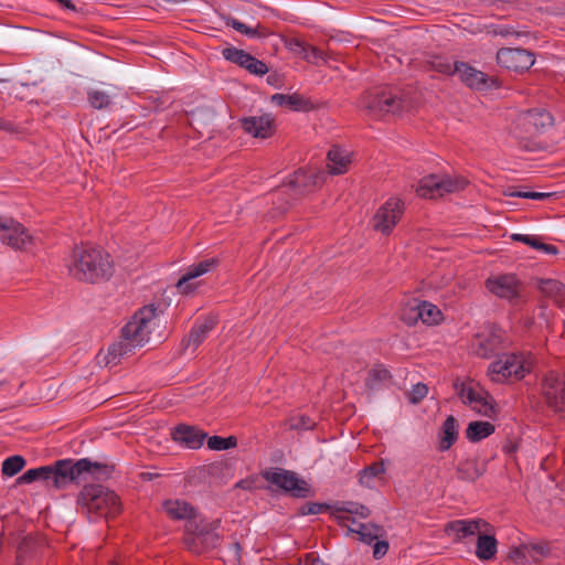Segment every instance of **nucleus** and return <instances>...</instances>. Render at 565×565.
I'll return each instance as SVG.
<instances>
[{"label":"nucleus","instance_id":"obj_11","mask_svg":"<svg viewBox=\"0 0 565 565\" xmlns=\"http://www.w3.org/2000/svg\"><path fill=\"white\" fill-rule=\"evenodd\" d=\"M84 460L58 459L51 463L53 476V489L64 490L71 484L81 486L86 481L84 472Z\"/></svg>","mask_w":565,"mask_h":565},{"label":"nucleus","instance_id":"obj_57","mask_svg":"<svg viewBox=\"0 0 565 565\" xmlns=\"http://www.w3.org/2000/svg\"><path fill=\"white\" fill-rule=\"evenodd\" d=\"M307 57H302V60L308 63L318 64L320 61L326 62V54L318 47L308 45Z\"/></svg>","mask_w":565,"mask_h":565},{"label":"nucleus","instance_id":"obj_44","mask_svg":"<svg viewBox=\"0 0 565 565\" xmlns=\"http://www.w3.org/2000/svg\"><path fill=\"white\" fill-rule=\"evenodd\" d=\"M527 562L540 563L542 558L551 554V548L546 542L525 543Z\"/></svg>","mask_w":565,"mask_h":565},{"label":"nucleus","instance_id":"obj_37","mask_svg":"<svg viewBox=\"0 0 565 565\" xmlns=\"http://www.w3.org/2000/svg\"><path fill=\"white\" fill-rule=\"evenodd\" d=\"M392 379L391 372L381 363L375 364L369 370L365 379V386L370 391H377L383 383Z\"/></svg>","mask_w":565,"mask_h":565},{"label":"nucleus","instance_id":"obj_8","mask_svg":"<svg viewBox=\"0 0 565 565\" xmlns=\"http://www.w3.org/2000/svg\"><path fill=\"white\" fill-rule=\"evenodd\" d=\"M468 184L465 178H451L435 173L423 177L416 188L418 196L426 199L440 198L446 193H455L463 190Z\"/></svg>","mask_w":565,"mask_h":565},{"label":"nucleus","instance_id":"obj_56","mask_svg":"<svg viewBox=\"0 0 565 565\" xmlns=\"http://www.w3.org/2000/svg\"><path fill=\"white\" fill-rule=\"evenodd\" d=\"M373 557L381 559L384 557L390 548V544L386 537H380L373 544Z\"/></svg>","mask_w":565,"mask_h":565},{"label":"nucleus","instance_id":"obj_64","mask_svg":"<svg viewBox=\"0 0 565 565\" xmlns=\"http://www.w3.org/2000/svg\"><path fill=\"white\" fill-rule=\"evenodd\" d=\"M518 448H519V445L512 440H508L504 445H503V451L507 454V455H512V454H515L518 451Z\"/></svg>","mask_w":565,"mask_h":565},{"label":"nucleus","instance_id":"obj_43","mask_svg":"<svg viewBox=\"0 0 565 565\" xmlns=\"http://www.w3.org/2000/svg\"><path fill=\"white\" fill-rule=\"evenodd\" d=\"M329 511L331 516L334 519L337 524L341 527L347 526V523H356L354 516L342 515L340 513H347L348 501H335L334 503H329Z\"/></svg>","mask_w":565,"mask_h":565},{"label":"nucleus","instance_id":"obj_7","mask_svg":"<svg viewBox=\"0 0 565 565\" xmlns=\"http://www.w3.org/2000/svg\"><path fill=\"white\" fill-rule=\"evenodd\" d=\"M511 340L504 329L497 323H488L473 339V352L481 359H490L509 348Z\"/></svg>","mask_w":565,"mask_h":565},{"label":"nucleus","instance_id":"obj_5","mask_svg":"<svg viewBox=\"0 0 565 565\" xmlns=\"http://www.w3.org/2000/svg\"><path fill=\"white\" fill-rule=\"evenodd\" d=\"M554 124V117L544 108H532L522 113L512 128L513 136L519 139V147L525 151H536L537 143L529 137L544 132Z\"/></svg>","mask_w":565,"mask_h":565},{"label":"nucleus","instance_id":"obj_3","mask_svg":"<svg viewBox=\"0 0 565 565\" xmlns=\"http://www.w3.org/2000/svg\"><path fill=\"white\" fill-rule=\"evenodd\" d=\"M220 526V519L209 520L201 515L185 523L182 536L185 550L194 555H203L218 547L223 539L217 532Z\"/></svg>","mask_w":565,"mask_h":565},{"label":"nucleus","instance_id":"obj_19","mask_svg":"<svg viewBox=\"0 0 565 565\" xmlns=\"http://www.w3.org/2000/svg\"><path fill=\"white\" fill-rule=\"evenodd\" d=\"M218 265L220 259L217 257H211L189 266L186 273L183 274L175 284L178 291L182 295L192 294L198 288V285L191 282V280L215 270Z\"/></svg>","mask_w":565,"mask_h":565},{"label":"nucleus","instance_id":"obj_46","mask_svg":"<svg viewBox=\"0 0 565 565\" xmlns=\"http://www.w3.org/2000/svg\"><path fill=\"white\" fill-rule=\"evenodd\" d=\"M281 41L285 45V47L291 52L292 54H295L296 56L302 58V57H307V50H308V45L305 41H302L301 39L299 38H296V36H286V35H281Z\"/></svg>","mask_w":565,"mask_h":565},{"label":"nucleus","instance_id":"obj_31","mask_svg":"<svg viewBox=\"0 0 565 565\" xmlns=\"http://www.w3.org/2000/svg\"><path fill=\"white\" fill-rule=\"evenodd\" d=\"M83 460L86 480L88 477L95 480H108L113 477V473L115 472L114 463L94 461L87 457L83 458Z\"/></svg>","mask_w":565,"mask_h":565},{"label":"nucleus","instance_id":"obj_29","mask_svg":"<svg viewBox=\"0 0 565 565\" xmlns=\"http://www.w3.org/2000/svg\"><path fill=\"white\" fill-rule=\"evenodd\" d=\"M507 365L509 366L508 376L511 382L521 381L531 372V363L526 362L522 353H504Z\"/></svg>","mask_w":565,"mask_h":565},{"label":"nucleus","instance_id":"obj_41","mask_svg":"<svg viewBox=\"0 0 565 565\" xmlns=\"http://www.w3.org/2000/svg\"><path fill=\"white\" fill-rule=\"evenodd\" d=\"M26 460L21 455H13L2 461L1 473L3 477L12 478L25 467Z\"/></svg>","mask_w":565,"mask_h":565},{"label":"nucleus","instance_id":"obj_30","mask_svg":"<svg viewBox=\"0 0 565 565\" xmlns=\"http://www.w3.org/2000/svg\"><path fill=\"white\" fill-rule=\"evenodd\" d=\"M476 556L483 562L494 559L498 552V541L493 534L478 532Z\"/></svg>","mask_w":565,"mask_h":565},{"label":"nucleus","instance_id":"obj_33","mask_svg":"<svg viewBox=\"0 0 565 565\" xmlns=\"http://www.w3.org/2000/svg\"><path fill=\"white\" fill-rule=\"evenodd\" d=\"M535 287L545 297L552 298L557 302H561L565 299V285L557 279L536 278Z\"/></svg>","mask_w":565,"mask_h":565},{"label":"nucleus","instance_id":"obj_9","mask_svg":"<svg viewBox=\"0 0 565 565\" xmlns=\"http://www.w3.org/2000/svg\"><path fill=\"white\" fill-rule=\"evenodd\" d=\"M454 387L457 391L458 396L461 398L463 404H479L480 407H473L480 415L494 419L499 415V407L494 397L484 388L480 387L479 384L476 386H466L465 383H459L457 380L454 383Z\"/></svg>","mask_w":565,"mask_h":565},{"label":"nucleus","instance_id":"obj_18","mask_svg":"<svg viewBox=\"0 0 565 565\" xmlns=\"http://www.w3.org/2000/svg\"><path fill=\"white\" fill-rule=\"evenodd\" d=\"M324 177L321 172L300 168L289 175L287 181L278 186L277 191H280L282 188H290L296 195H303L321 186Z\"/></svg>","mask_w":565,"mask_h":565},{"label":"nucleus","instance_id":"obj_42","mask_svg":"<svg viewBox=\"0 0 565 565\" xmlns=\"http://www.w3.org/2000/svg\"><path fill=\"white\" fill-rule=\"evenodd\" d=\"M384 462L383 461H375L371 463L370 466H366L359 472V482L361 486L366 488H372V480L384 473Z\"/></svg>","mask_w":565,"mask_h":565},{"label":"nucleus","instance_id":"obj_4","mask_svg":"<svg viewBox=\"0 0 565 565\" xmlns=\"http://www.w3.org/2000/svg\"><path fill=\"white\" fill-rule=\"evenodd\" d=\"M76 503L86 513H94L97 518H113L121 512V501L117 493L99 483L84 484Z\"/></svg>","mask_w":565,"mask_h":565},{"label":"nucleus","instance_id":"obj_25","mask_svg":"<svg viewBox=\"0 0 565 565\" xmlns=\"http://www.w3.org/2000/svg\"><path fill=\"white\" fill-rule=\"evenodd\" d=\"M271 103L277 106H287L294 111H311L317 109V105L310 99L298 93L280 94L276 93L270 98Z\"/></svg>","mask_w":565,"mask_h":565},{"label":"nucleus","instance_id":"obj_54","mask_svg":"<svg viewBox=\"0 0 565 565\" xmlns=\"http://www.w3.org/2000/svg\"><path fill=\"white\" fill-rule=\"evenodd\" d=\"M427 393V385L424 383H417L413 385L412 391L408 394V401L412 404H418L426 397Z\"/></svg>","mask_w":565,"mask_h":565},{"label":"nucleus","instance_id":"obj_51","mask_svg":"<svg viewBox=\"0 0 565 565\" xmlns=\"http://www.w3.org/2000/svg\"><path fill=\"white\" fill-rule=\"evenodd\" d=\"M87 97L90 106L95 109H104L111 104L110 96L102 90L90 89Z\"/></svg>","mask_w":565,"mask_h":565},{"label":"nucleus","instance_id":"obj_53","mask_svg":"<svg viewBox=\"0 0 565 565\" xmlns=\"http://www.w3.org/2000/svg\"><path fill=\"white\" fill-rule=\"evenodd\" d=\"M508 558L512 561L514 564L529 563L525 543L520 544L519 546H512L509 551Z\"/></svg>","mask_w":565,"mask_h":565},{"label":"nucleus","instance_id":"obj_13","mask_svg":"<svg viewBox=\"0 0 565 565\" xmlns=\"http://www.w3.org/2000/svg\"><path fill=\"white\" fill-rule=\"evenodd\" d=\"M484 287L489 292L515 306L522 297V282L515 274H499L486 279Z\"/></svg>","mask_w":565,"mask_h":565},{"label":"nucleus","instance_id":"obj_14","mask_svg":"<svg viewBox=\"0 0 565 565\" xmlns=\"http://www.w3.org/2000/svg\"><path fill=\"white\" fill-rule=\"evenodd\" d=\"M546 404L565 420V376L557 371L547 372L542 379Z\"/></svg>","mask_w":565,"mask_h":565},{"label":"nucleus","instance_id":"obj_52","mask_svg":"<svg viewBox=\"0 0 565 565\" xmlns=\"http://www.w3.org/2000/svg\"><path fill=\"white\" fill-rule=\"evenodd\" d=\"M316 427V422L308 415H300L290 419V428L295 430H311Z\"/></svg>","mask_w":565,"mask_h":565},{"label":"nucleus","instance_id":"obj_23","mask_svg":"<svg viewBox=\"0 0 565 565\" xmlns=\"http://www.w3.org/2000/svg\"><path fill=\"white\" fill-rule=\"evenodd\" d=\"M217 319L216 317L209 316L203 321H195L192 328L189 331L186 338L182 339L181 347L183 349H188L190 345L193 347V352L196 348L203 343V341L207 338L209 333L216 327Z\"/></svg>","mask_w":565,"mask_h":565},{"label":"nucleus","instance_id":"obj_36","mask_svg":"<svg viewBox=\"0 0 565 565\" xmlns=\"http://www.w3.org/2000/svg\"><path fill=\"white\" fill-rule=\"evenodd\" d=\"M359 524V537L358 540L364 544L372 545L380 537H387V533L383 525L374 522L358 523Z\"/></svg>","mask_w":565,"mask_h":565},{"label":"nucleus","instance_id":"obj_28","mask_svg":"<svg viewBox=\"0 0 565 565\" xmlns=\"http://www.w3.org/2000/svg\"><path fill=\"white\" fill-rule=\"evenodd\" d=\"M420 64L425 72H437L446 76H452L456 73L454 71L455 62L452 63L448 56L443 54L428 53Z\"/></svg>","mask_w":565,"mask_h":565},{"label":"nucleus","instance_id":"obj_61","mask_svg":"<svg viewBox=\"0 0 565 565\" xmlns=\"http://www.w3.org/2000/svg\"><path fill=\"white\" fill-rule=\"evenodd\" d=\"M539 250L544 253V254H550V255H557L558 252H559L557 246H555L553 244L544 243L543 241L540 244V249Z\"/></svg>","mask_w":565,"mask_h":565},{"label":"nucleus","instance_id":"obj_34","mask_svg":"<svg viewBox=\"0 0 565 565\" xmlns=\"http://www.w3.org/2000/svg\"><path fill=\"white\" fill-rule=\"evenodd\" d=\"M135 348L136 344H132L131 342H128L122 338L121 340L110 344L108 347L107 354L104 358L106 365H117L118 363H120V360L122 358L132 354Z\"/></svg>","mask_w":565,"mask_h":565},{"label":"nucleus","instance_id":"obj_32","mask_svg":"<svg viewBox=\"0 0 565 565\" xmlns=\"http://www.w3.org/2000/svg\"><path fill=\"white\" fill-rule=\"evenodd\" d=\"M35 481H42L47 487L53 488L51 465L29 469L17 479L18 484H31Z\"/></svg>","mask_w":565,"mask_h":565},{"label":"nucleus","instance_id":"obj_2","mask_svg":"<svg viewBox=\"0 0 565 565\" xmlns=\"http://www.w3.org/2000/svg\"><path fill=\"white\" fill-rule=\"evenodd\" d=\"M360 107L373 118H383L386 115H401L413 107V100L404 89L383 85L365 90L360 99Z\"/></svg>","mask_w":565,"mask_h":565},{"label":"nucleus","instance_id":"obj_55","mask_svg":"<svg viewBox=\"0 0 565 565\" xmlns=\"http://www.w3.org/2000/svg\"><path fill=\"white\" fill-rule=\"evenodd\" d=\"M347 513L358 515L361 519H367L371 515V510L360 502L348 501Z\"/></svg>","mask_w":565,"mask_h":565},{"label":"nucleus","instance_id":"obj_60","mask_svg":"<svg viewBox=\"0 0 565 565\" xmlns=\"http://www.w3.org/2000/svg\"><path fill=\"white\" fill-rule=\"evenodd\" d=\"M305 565H330L322 561L319 556L313 553H308L305 558Z\"/></svg>","mask_w":565,"mask_h":565},{"label":"nucleus","instance_id":"obj_63","mask_svg":"<svg viewBox=\"0 0 565 565\" xmlns=\"http://www.w3.org/2000/svg\"><path fill=\"white\" fill-rule=\"evenodd\" d=\"M0 130L7 131V132H14V131H17V128L12 121L0 117Z\"/></svg>","mask_w":565,"mask_h":565},{"label":"nucleus","instance_id":"obj_15","mask_svg":"<svg viewBox=\"0 0 565 565\" xmlns=\"http://www.w3.org/2000/svg\"><path fill=\"white\" fill-rule=\"evenodd\" d=\"M497 64L516 74L527 72L535 62L534 53L523 47H501L495 55Z\"/></svg>","mask_w":565,"mask_h":565},{"label":"nucleus","instance_id":"obj_35","mask_svg":"<svg viewBox=\"0 0 565 565\" xmlns=\"http://www.w3.org/2000/svg\"><path fill=\"white\" fill-rule=\"evenodd\" d=\"M495 431V426L490 422L473 420L470 422L465 430L466 438L470 443H478L488 438Z\"/></svg>","mask_w":565,"mask_h":565},{"label":"nucleus","instance_id":"obj_27","mask_svg":"<svg viewBox=\"0 0 565 565\" xmlns=\"http://www.w3.org/2000/svg\"><path fill=\"white\" fill-rule=\"evenodd\" d=\"M437 449L440 452L449 450L458 440L459 424L452 415H448L438 430Z\"/></svg>","mask_w":565,"mask_h":565},{"label":"nucleus","instance_id":"obj_10","mask_svg":"<svg viewBox=\"0 0 565 565\" xmlns=\"http://www.w3.org/2000/svg\"><path fill=\"white\" fill-rule=\"evenodd\" d=\"M455 75L468 88L476 92H490L499 89L503 86L502 81L498 76H491L477 70L467 62L455 61Z\"/></svg>","mask_w":565,"mask_h":565},{"label":"nucleus","instance_id":"obj_12","mask_svg":"<svg viewBox=\"0 0 565 565\" xmlns=\"http://www.w3.org/2000/svg\"><path fill=\"white\" fill-rule=\"evenodd\" d=\"M156 317L157 308L154 305L142 307L132 316V319L122 327L121 338L136 344V347H141L148 341V328Z\"/></svg>","mask_w":565,"mask_h":565},{"label":"nucleus","instance_id":"obj_20","mask_svg":"<svg viewBox=\"0 0 565 565\" xmlns=\"http://www.w3.org/2000/svg\"><path fill=\"white\" fill-rule=\"evenodd\" d=\"M171 438L185 448L199 449L203 446L207 434L198 426L181 423L172 428Z\"/></svg>","mask_w":565,"mask_h":565},{"label":"nucleus","instance_id":"obj_59","mask_svg":"<svg viewBox=\"0 0 565 565\" xmlns=\"http://www.w3.org/2000/svg\"><path fill=\"white\" fill-rule=\"evenodd\" d=\"M225 24L227 26H232L235 31L244 34L245 33V30H246V26L247 24L241 22L239 20L233 18V17H227L225 19Z\"/></svg>","mask_w":565,"mask_h":565},{"label":"nucleus","instance_id":"obj_39","mask_svg":"<svg viewBox=\"0 0 565 565\" xmlns=\"http://www.w3.org/2000/svg\"><path fill=\"white\" fill-rule=\"evenodd\" d=\"M505 354L503 353L498 360L490 363L488 367V374L491 376V380L497 383H505L511 382L510 376H508L509 366L507 365Z\"/></svg>","mask_w":565,"mask_h":565},{"label":"nucleus","instance_id":"obj_47","mask_svg":"<svg viewBox=\"0 0 565 565\" xmlns=\"http://www.w3.org/2000/svg\"><path fill=\"white\" fill-rule=\"evenodd\" d=\"M249 54L250 53H248L242 49L232 46V45L226 46L222 50L223 58L226 60L227 62H231V63L239 66L241 68L243 67V64L246 62Z\"/></svg>","mask_w":565,"mask_h":565},{"label":"nucleus","instance_id":"obj_6","mask_svg":"<svg viewBox=\"0 0 565 565\" xmlns=\"http://www.w3.org/2000/svg\"><path fill=\"white\" fill-rule=\"evenodd\" d=\"M260 476L274 487H268L273 492L295 499H307L315 495L311 484L292 470L274 467L263 470Z\"/></svg>","mask_w":565,"mask_h":565},{"label":"nucleus","instance_id":"obj_21","mask_svg":"<svg viewBox=\"0 0 565 565\" xmlns=\"http://www.w3.org/2000/svg\"><path fill=\"white\" fill-rule=\"evenodd\" d=\"M481 525L488 526L489 523L482 519L454 520L445 525V533L452 537V542H461L478 534Z\"/></svg>","mask_w":565,"mask_h":565},{"label":"nucleus","instance_id":"obj_26","mask_svg":"<svg viewBox=\"0 0 565 565\" xmlns=\"http://www.w3.org/2000/svg\"><path fill=\"white\" fill-rule=\"evenodd\" d=\"M488 461L479 462L478 458L460 460L456 467L457 479L465 482H475L487 472Z\"/></svg>","mask_w":565,"mask_h":565},{"label":"nucleus","instance_id":"obj_24","mask_svg":"<svg viewBox=\"0 0 565 565\" xmlns=\"http://www.w3.org/2000/svg\"><path fill=\"white\" fill-rule=\"evenodd\" d=\"M162 510L173 521H194L200 513L198 510L188 501L184 500H164L162 503Z\"/></svg>","mask_w":565,"mask_h":565},{"label":"nucleus","instance_id":"obj_48","mask_svg":"<svg viewBox=\"0 0 565 565\" xmlns=\"http://www.w3.org/2000/svg\"><path fill=\"white\" fill-rule=\"evenodd\" d=\"M417 301V299H413L412 302L402 309L401 320L408 327L415 326L418 320H420V311Z\"/></svg>","mask_w":565,"mask_h":565},{"label":"nucleus","instance_id":"obj_1","mask_svg":"<svg viewBox=\"0 0 565 565\" xmlns=\"http://www.w3.org/2000/svg\"><path fill=\"white\" fill-rule=\"evenodd\" d=\"M70 275L85 284H99L114 275L110 255L99 247L75 245L67 264Z\"/></svg>","mask_w":565,"mask_h":565},{"label":"nucleus","instance_id":"obj_22","mask_svg":"<svg viewBox=\"0 0 565 565\" xmlns=\"http://www.w3.org/2000/svg\"><path fill=\"white\" fill-rule=\"evenodd\" d=\"M241 122L244 131L254 138L267 139L274 135L276 129L275 119L269 114L245 117Z\"/></svg>","mask_w":565,"mask_h":565},{"label":"nucleus","instance_id":"obj_40","mask_svg":"<svg viewBox=\"0 0 565 565\" xmlns=\"http://www.w3.org/2000/svg\"><path fill=\"white\" fill-rule=\"evenodd\" d=\"M329 172L333 175L342 174L347 171V166L350 162L341 152L338 147H333L328 151Z\"/></svg>","mask_w":565,"mask_h":565},{"label":"nucleus","instance_id":"obj_17","mask_svg":"<svg viewBox=\"0 0 565 565\" xmlns=\"http://www.w3.org/2000/svg\"><path fill=\"white\" fill-rule=\"evenodd\" d=\"M0 242L13 249L26 250L33 244V237L20 222L0 217Z\"/></svg>","mask_w":565,"mask_h":565},{"label":"nucleus","instance_id":"obj_49","mask_svg":"<svg viewBox=\"0 0 565 565\" xmlns=\"http://www.w3.org/2000/svg\"><path fill=\"white\" fill-rule=\"evenodd\" d=\"M242 68L256 76H264L269 72L267 64L252 54H249Z\"/></svg>","mask_w":565,"mask_h":565},{"label":"nucleus","instance_id":"obj_62","mask_svg":"<svg viewBox=\"0 0 565 565\" xmlns=\"http://www.w3.org/2000/svg\"><path fill=\"white\" fill-rule=\"evenodd\" d=\"M266 82L268 85L274 86L276 88L281 87V78L278 73H271L267 76Z\"/></svg>","mask_w":565,"mask_h":565},{"label":"nucleus","instance_id":"obj_16","mask_svg":"<svg viewBox=\"0 0 565 565\" xmlns=\"http://www.w3.org/2000/svg\"><path fill=\"white\" fill-rule=\"evenodd\" d=\"M404 202L390 198L373 216V228L383 235H390L404 213Z\"/></svg>","mask_w":565,"mask_h":565},{"label":"nucleus","instance_id":"obj_38","mask_svg":"<svg viewBox=\"0 0 565 565\" xmlns=\"http://www.w3.org/2000/svg\"><path fill=\"white\" fill-rule=\"evenodd\" d=\"M418 309L420 311V321L427 326L439 323L443 319V313L437 306L428 301H417Z\"/></svg>","mask_w":565,"mask_h":565},{"label":"nucleus","instance_id":"obj_45","mask_svg":"<svg viewBox=\"0 0 565 565\" xmlns=\"http://www.w3.org/2000/svg\"><path fill=\"white\" fill-rule=\"evenodd\" d=\"M207 448L211 450H228L231 448H235L237 446V438L233 435L228 437H222V436H211L206 438Z\"/></svg>","mask_w":565,"mask_h":565},{"label":"nucleus","instance_id":"obj_50","mask_svg":"<svg viewBox=\"0 0 565 565\" xmlns=\"http://www.w3.org/2000/svg\"><path fill=\"white\" fill-rule=\"evenodd\" d=\"M330 507L328 502H313L309 501L301 504L296 512L298 516L315 515L322 512L329 511Z\"/></svg>","mask_w":565,"mask_h":565},{"label":"nucleus","instance_id":"obj_58","mask_svg":"<svg viewBox=\"0 0 565 565\" xmlns=\"http://www.w3.org/2000/svg\"><path fill=\"white\" fill-rule=\"evenodd\" d=\"M230 550L232 551V557L228 559V562L232 565H242V551L243 547L238 541H235L233 544H231Z\"/></svg>","mask_w":565,"mask_h":565}]
</instances>
